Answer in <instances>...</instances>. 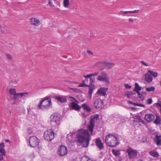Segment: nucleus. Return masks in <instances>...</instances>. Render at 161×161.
<instances>
[{"label":"nucleus","mask_w":161,"mask_h":161,"mask_svg":"<svg viewBox=\"0 0 161 161\" xmlns=\"http://www.w3.org/2000/svg\"><path fill=\"white\" fill-rule=\"evenodd\" d=\"M156 119L154 121L153 123L156 125H160L161 121L160 118L158 114H156Z\"/></svg>","instance_id":"obj_21"},{"label":"nucleus","mask_w":161,"mask_h":161,"mask_svg":"<svg viewBox=\"0 0 161 161\" xmlns=\"http://www.w3.org/2000/svg\"><path fill=\"white\" fill-rule=\"evenodd\" d=\"M151 5V3L147 4L146 5V7H149Z\"/></svg>","instance_id":"obj_52"},{"label":"nucleus","mask_w":161,"mask_h":161,"mask_svg":"<svg viewBox=\"0 0 161 161\" xmlns=\"http://www.w3.org/2000/svg\"><path fill=\"white\" fill-rule=\"evenodd\" d=\"M138 106H140V107H144V105L143 104H138Z\"/></svg>","instance_id":"obj_54"},{"label":"nucleus","mask_w":161,"mask_h":161,"mask_svg":"<svg viewBox=\"0 0 161 161\" xmlns=\"http://www.w3.org/2000/svg\"><path fill=\"white\" fill-rule=\"evenodd\" d=\"M95 143L96 145L100 150H102L103 149V143L102 142V141L100 138H97L96 139Z\"/></svg>","instance_id":"obj_14"},{"label":"nucleus","mask_w":161,"mask_h":161,"mask_svg":"<svg viewBox=\"0 0 161 161\" xmlns=\"http://www.w3.org/2000/svg\"><path fill=\"white\" fill-rule=\"evenodd\" d=\"M54 134L52 129L45 131L44 134V138L48 141H51L54 137Z\"/></svg>","instance_id":"obj_5"},{"label":"nucleus","mask_w":161,"mask_h":161,"mask_svg":"<svg viewBox=\"0 0 161 161\" xmlns=\"http://www.w3.org/2000/svg\"><path fill=\"white\" fill-rule=\"evenodd\" d=\"M133 93L132 92H128L127 93V96L129 98H130L131 96L133 95Z\"/></svg>","instance_id":"obj_37"},{"label":"nucleus","mask_w":161,"mask_h":161,"mask_svg":"<svg viewBox=\"0 0 161 161\" xmlns=\"http://www.w3.org/2000/svg\"><path fill=\"white\" fill-rule=\"evenodd\" d=\"M152 99L151 98H149L147 100V103L148 104H150L152 103Z\"/></svg>","instance_id":"obj_41"},{"label":"nucleus","mask_w":161,"mask_h":161,"mask_svg":"<svg viewBox=\"0 0 161 161\" xmlns=\"http://www.w3.org/2000/svg\"><path fill=\"white\" fill-rule=\"evenodd\" d=\"M49 5L50 6H52V4H51V3L50 2V1H49Z\"/></svg>","instance_id":"obj_56"},{"label":"nucleus","mask_w":161,"mask_h":161,"mask_svg":"<svg viewBox=\"0 0 161 161\" xmlns=\"http://www.w3.org/2000/svg\"><path fill=\"white\" fill-rule=\"evenodd\" d=\"M129 21L130 22H133V19L131 18H130L129 19Z\"/></svg>","instance_id":"obj_51"},{"label":"nucleus","mask_w":161,"mask_h":161,"mask_svg":"<svg viewBox=\"0 0 161 161\" xmlns=\"http://www.w3.org/2000/svg\"><path fill=\"white\" fill-rule=\"evenodd\" d=\"M148 73L154 77H156L158 75V73L157 72L150 70L148 71Z\"/></svg>","instance_id":"obj_27"},{"label":"nucleus","mask_w":161,"mask_h":161,"mask_svg":"<svg viewBox=\"0 0 161 161\" xmlns=\"http://www.w3.org/2000/svg\"><path fill=\"white\" fill-rule=\"evenodd\" d=\"M112 152L116 156H119L120 154V153L119 151L116 150L114 149H113L112 150Z\"/></svg>","instance_id":"obj_30"},{"label":"nucleus","mask_w":161,"mask_h":161,"mask_svg":"<svg viewBox=\"0 0 161 161\" xmlns=\"http://www.w3.org/2000/svg\"><path fill=\"white\" fill-rule=\"evenodd\" d=\"M28 94V93L26 92H24L23 93H16L14 95L13 97L11 100H15L17 97H22L25 95H27Z\"/></svg>","instance_id":"obj_15"},{"label":"nucleus","mask_w":161,"mask_h":161,"mask_svg":"<svg viewBox=\"0 0 161 161\" xmlns=\"http://www.w3.org/2000/svg\"><path fill=\"white\" fill-rule=\"evenodd\" d=\"M141 62L142 65H143L146 66H148V65L144 61H141Z\"/></svg>","instance_id":"obj_45"},{"label":"nucleus","mask_w":161,"mask_h":161,"mask_svg":"<svg viewBox=\"0 0 161 161\" xmlns=\"http://www.w3.org/2000/svg\"><path fill=\"white\" fill-rule=\"evenodd\" d=\"M5 145L4 142H2L0 144V153H2L4 156H5L6 152L4 148Z\"/></svg>","instance_id":"obj_18"},{"label":"nucleus","mask_w":161,"mask_h":161,"mask_svg":"<svg viewBox=\"0 0 161 161\" xmlns=\"http://www.w3.org/2000/svg\"><path fill=\"white\" fill-rule=\"evenodd\" d=\"M99 74V72H95L91 74L92 77L93 76H96Z\"/></svg>","instance_id":"obj_44"},{"label":"nucleus","mask_w":161,"mask_h":161,"mask_svg":"<svg viewBox=\"0 0 161 161\" xmlns=\"http://www.w3.org/2000/svg\"><path fill=\"white\" fill-rule=\"evenodd\" d=\"M55 98V99L57 100L61 103H65L67 102L66 99L64 97L56 96Z\"/></svg>","instance_id":"obj_23"},{"label":"nucleus","mask_w":161,"mask_h":161,"mask_svg":"<svg viewBox=\"0 0 161 161\" xmlns=\"http://www.w3.org/2000/svg\"><path fill=\"white\" fill-rule=\"evenodd\" d=\"M9 93L11 95H13L16 93L15 89H10L9 91Z\"/></svg>","instance_id":"obj_35"},{"label":"nucleus","mask_w":161,"mask_h":161,"mask_svg":"<svg viewBox=\"0 0 161 161\" xmlns=\"http://www.w3.org/2000/svg\"><path fill=\"white\" fill-rule=\"evenodd\" d=\"M81 161H92V160L88 157L84 156L81 158Z\"/></svg>","instance_id":"obj_34"},{"label":"nucleus","mask_w":161,"mask_h":161,"mask_svg":"<svg viewBox=\"0 0 161 161\" xmlns=\"http://www.w3.org/2000/svg\"><path fill=\"white\" fill-rule=\"evenodd\" d=\"M154 106H157L159 108L161 107V104L159 103H156L154 104Z\"/></svg>","instance_id":"obj_46"},{"label":"nucleus","mask_w":161,"mask_h":161,"mask_svg":"<svg viewBox=\"0 0 161 161\" xmlns=\"http://www.w3.org/2000/svg\"><path fill=\"white\" fill-rule=\"evenodd\" d=\"M76 138L78 142L82 143V146L85 147L88 146L91 139L88 131L83 129H80L78 131Z\"/></svg>","instance_id":"obj_1"},{"label":"nucleus","mask_w":161,"mask_h":161,"mask_svg":"<svg viewBox=\"0 0 161 161\" xmlns=\"http://www.w3.org/2000/svg\"><path fill=\"white\" fill-rule=\"evenodd\" d=\"M69 4V0H64V5L65 7H68V6Z\"/></svg>","instance_id":"obj_36"},{"label":"nucleus","mask_w":161,"mask_h":161,"mask_svg":"<svg viewBox=\"0 0 161 161\" xmlns=\"http://www.w3.org/2000/svg\"><path fill=\"white\" fill-rule=\"evenodd\" d=\"M87 52L89 54H91L92 55L93 54V53L91 51L87 50Z\"/></svg>","instance_id":"obj_49"},{"label":"nucleus","mask_w":161,"mask_h":161,"mask_svg":"<svg viewBox=\"0 0 161 161\" xmlns=\"http://www.w3.org/2000/svg\"><path fill=\"white\" fill-rule=\"evenodd\" d=\"M82 107L85 110H86L87 112H90L91 111V108L86 104L84 103L82 105Z\"/></svg>","instance_id":"obj_26"},{"label":"nucleus","mask_w":161,"mask_h":161,"mask_svg":"<svg viewBox=\"0 0 161 161\" xmlns=\"http://www.w3.org/2000/svg\"><path fill=\"white\" fill-rule=\"evenodd\" d=\"M94 125L90 124L88 126V128L89 130L91 132V134H93V128Z\"/></svg>","instance_id":"obj_28"},{"label":"nucleus","mask_w":161,"mask_h":161,"mask_svg":"<svg viewBox=\"0 0 161 161\" xmlns=\"http://www.w3.org/2000/svg\"><path fill=\"white\" fill-rule=\"evenodd\" d=\"M1 31L2 32V33H3V32H2V30Z\"/></svg>","instance_id":"obj_63"},{"label":"nucleus","mask_w":161,"mask_h":161,"mask_svg":"<svg viewBox=\"0 0 161 161\" xmlns=\"http://www.w3.org/2000/svg\"><path fill=\"white\" fill-rule=\"evenodd\" d=\"M139 10H136L133 11H121L119 13L120 14L122 15L123 14H126L128 13H136L138 12Z\"/></svg>","instance_id":"obj_24"},{"label":"nucleus","mask_w":161,"mask_h":161,"mask_svg":"<svg viewBox=\"0 0 161 161\" xmlns=\"http://www.w3.org/2000/svg\"><path fill=\"white\" fill-rule=\"evenodd\" d=\"M95 81V77H91L90 79V83L89 86V90L88 92V94L89 95L90 98H91L92 95V94L93 91L95 88V86L94 85L92 84V83Z\"/></svg>","instance_id":"obj_7"},{"label":"nucleus","mask_w":161,"mask_h":161,"mask_svg":"<svg viewBox=\"0 0 161 161\" xmlns=\"http://www.w3.org/2000/svg\"><path fill=\"white\" fill-rule=\"evenodd\" d=\"M160 108V109H159V111H160V113H161V107Z\"/></svg>","instance_id":"obj_60"},{"label":"nucleus","mask_w":161,"mask_h":161,"mask_svg":"<svg viewBox=\"0 0 161 161\" xmlns=\"http://www.w3.org/2000/svg\"><path fill=\"white\" fill-rule=\"evenodd\" d=\"M70 89L74 92H79L80 90L76 88H70Z\"/></svg>","instance_id":"obj_39"},{"label":"nucleus","mask_w":161,"mask_h":161,"mask_svg":"<svg viewBox=\"0 0 161 161\" xmlns=\"http://www.w3.org/2000/svg\"><path fill=\"white\" fill-rule=\"evenodd\" d=\"M68 153L67 148L65 146L61 145L59 147L58 150V154L62 156L66 155Z\"/></svg>","instance_id":"obj_10"},{"label":"nucleus","mask_w":161,"mask_h":161,"mask_svg":"<svg viewBox=\"0 0 161 161\" xmlns=\"http://www.w3.org/2000/svg\"><path fill=\"white\" fill-rule=\"evenodd\" d=\"M155 119L154 115L152 114H145L144 119L147 122H150Z\"/></svg>","instance_id":"obj_12"},{"label":"nucleus","mask_w":161,"mask_h":161,"mask_svg":"<svg viewBox=\"0 0 161 161\" xmlns=\"http://www.w3.org/2000/svg\"><path fill=\"white\" fill-rule=\"evenodd\" d=\"M155 89V87L153 86H151L149 87H147L146 88V91L148 92H153L154 91Z\"/></svg>","instance_id":"obj_32"},{"label":"nucleus","mask_w":161,"mask_h":161,"mask_svg":"<svg viewBox=\"0 0 161 161\" xmlns=\"http://www.w3.org/2000/svg\"><path fill=\"white\" fill-rule=\"evenodd\" d=\"M139 98H141V97H139Z\"/></svg>","instance_id":"obj_64"},{"label":"nucleus","mask_w":161,"mask_h":161,"mask_svg":"<svg viewBox=\"0 0 161 161\" xmlns=\"http://www.w3.org/2000/svg\"><path fill=\"white\" fill-rule=\"evenodd\" d=\"M106 90L104 88H101L99 89L97 92L103 96H105L106 94Z\"/></svg>","instance_id":"obj_22"},{"label":"nucleus","mask_w":161,"mask_h":161,"mask_svg":"<svg viewBox=\"0 0 161 161\" xmlns=\"http://www.w3.org/2000/svg\"><path fill=\"white\" fill-rule=\"evenodd\" d=\"M86 79H85V80L83 81V82L80 84L79 86L78 87H89V86L86 84L85 83V81H86Z\"/></svg>","instance_id":"obj_31"},{"label":"nucleus","mask_w":161,"mask_h":161,"mask_svg":"<svg viewBox=\"0 0 161 161\" xmlns=\"http://www.w3.org/2000/svg\"><path fill=\"white\" fill-rule=\"evenodd\" d=\"M128 103L129 104H132L133 105V103L132 102V101H128Z\"/></svg>","instance_id":"obj_50"},{"label":"nucleus","mask_w":161,"mask_h":161,"mask_svg":"<svg viewBox=\"0 0 161 161\" xmlns=\"http://www.w3.org/2000/svg\"><path fill=\"white\" fill-rule=\"evenodd\" d=\"M150 154L152 156L156 157H157L159 156L158 154L156 152L154 151L150 152Z\"/></svg>","instance_id":"obj_29"},{"label":"nucleus","mask_w":161,"mask_h":161,"mask_svg":"<svg viewBox=\"0 0 161 161\" xmlns=\"http://www.w3.org/2000/svg\"><path fill=\"white\" fill-rule=\"evenodd\" d=\"M2 28L1 26H0V29H1Z\"/></svg>","instance_id":"obj_62"},{"label":"nucleus","mask_w":161,"mask_h":161,"mask_svg":"<svg viewBox=\"0 0 161 161\" xmlns=\"http://www.w3.org/2000/svg\"><path fill=\"white\" fill-rule=\"evenodd\" d=\"M52 105L51 99L49 98L42 99L37 105V107L42 110L47 109Z\"/></svg>","instance_id":"obj_3"},{"label":"nucleus","mask_w":161,"mask_h":161,"mask_svg":"<svg viewBox=\"0 0 161 161\" xmlns=\"http://www.w3.org/2000/svg\"><path fill=\"white\" fill-rule=\"evenodd\" d=\"M125 86L126 89H130L131 87V86L129 85L128 84L125 85Z\"/></svg>","instance_id":"obj_43"},{"label":"nucleus","mask_w":161,"mask_h":161,"mask_svg":"<svg viewBox=\"0 0 161 161\" xmlns=\"http://www.w3.org/2000/svg\"><path fill=\"white\" fill-rule=\"evenodd\" d=\"M139 121L140 122L142 123V124H144L145 123V122L141 118L139 119Z\"/></svg>","instance_id":"obj_47"},{"label":"nucleus","mask_w":161,"mask_h":161,"mask_svg":"<svg viewBox=\"0 0 161 161\" xmlns=\"http://www.w3.org/2000/svg\"><path fill=\"white\" fill-rule=\"evenodd\" d=\"M61 115L58 113H54L50 117L51 119L50 122L51 124L53 122L56 123V124L58 125H60V119Z\"/></svg>","instance_id":"obj_4"},{"label":"nucleus","mask_w":161,"mask_h":161,"mask_svg":"<svg viewBox=\"0 0 161 161\" xmlns=\"http://www.w3.org/2000/svg\"><path fill=\"white\" fill-rule=\"evenodd\" d=\"M83 77L86 79V81H87V78H89L92 77L91 74H90L87 75H84Z\"/></svg>","instance_id":"obj_38"},{"label":"nucleus","mask_w":161,"mask_h":161,"mask_svg":"<svg viewBox=\"0 0 161 161\" xmlns=\"http://www.w3.org/2000/svg\"><path fill=\"white\" fill-rule=\"evenodd\" d=\"M133 105L135 106H138V104H137L135 103H133Z\"/></svg>","instance_id":"obj_53"},{"label":"nucleus","mask_w":161,"mask_h":161,"mask_svg":"<svg viewBox=\"0 0 161 161\" xmlns=\"http://www.w3.org/2000/svg\"><path fill=\"white\" fill-rule=\"evenodd\" d=\"M27 132L29 134H31L32 132V130L31 128H29L27 130Z\"/></svg>","instance_id":"obj_42"},{"label":"nucleus","mask_w":161,"mask_h":161,"mask_svg":"<svg viewBox=\"0 0 161 161\" xmlns=\"http://www.w3.org/2000/svg\"><path fill=\"white\" fill-rule=\"evenodd\" d=\"M160 86H161V80L160 81Z\"/></svg>","instance_id":"obj_61"},{"label":"nucleus","mask_w":161,"mask_h":161,"mask_svg":"<svg viewBox=\"0 0 161 161\" xmlns=\"http://www.w3.org/2000/svg\"><path fill=\"white\" fill-rule=\"evenodd\" d=\"M142 89L141 87L139 86V84L137 83H136L135 84V88L133 89V91L134 92L139 91Z\"/></svg>","instance_id":"obj_25"},{"label":"nucleus","mask_w":161,"mask_h":161,"mask_svg":"<svg viewBox=\"0 0 161 161\" xmlns=\"http://www.w3.org/2000/svg\"><path fill=\"white\" fill-rule=\"evenodd\" d=\"M6 55L8 59L10 60H11L12 59V57L11 55L8 54H6Z\"/></svg>","instance_id":"obj_40"},{"label":"nucleus","mask_w":161,"mask_h":161,"mask_svg":"<svg viewBox=\"0 0 161 161\" xmlns=\"http://www.w3.org/2000/svg\"><path fill=\"white\" fill-rule=\"evenodd\" d=\"M138 161H143L141 159H139L138 160Z\"/></svg>","instance_id":"obj_59"},{"label":"nucleus","mask_w":161,"mask_h":161,"mask_svg":"<svg viewBox=\"0 0 161 161\" xmlns=\"http://www.w3.org/2000/svg\"><path fill=\"white\" fill-rule=\"evenodd\" d=\"M3 156H4L3 155L2 153H0V161L3 160Z\"/></svg>","instance_id":"obj_48"},{"label":"nucleus","mask_w":161,"mask_h":161,"mask_svg":"<svg viewBox=\"0 0 161 161\" xmlns=\"http://www.w3.org/2000/svg\"><path fill=\"white\" fill-rule=\"evenodd\" d=\"M29 142L31 147H35L39 144V140L36 136H32L30 137Z\"/></svg>","instance_id":"obj_6"},{"label":"nucleus","mask_w":161,"mask_h":161,"mask_svg":"<svg viewBox=\"0 0 161 161\" xmlns=\"http://www.w3.org/2000/svg\"><path fill=\"white\" fill-rule=\"evenodd\" d=\"M5 142H9V140L8 139H6L5 140Z\"/></svg>","instance_id":"obj_57"},{"label":"nucleus","mask_w":161,"mask_h":161,"mask_svg":"<svg viewBox=\"0 0 161 161\" xmlns=\"http://www.w3.org/2000/svg\"><path fill=\"white\" fill-rule=\"evenodd\" d=\"M114 65V63H107L106 64V67L108 69L111 68Z\"/></svg>","instance_id":"obj_33"},{"label":"nucleus","mask_w":161,"mask_h":161,"mask_svg":"<svg viewBox=\"0 0 161 161\" xmlns=\"http://www.w3.org/2000/svg\"><path fill=\"white\" fill-rule=\"evenodd\" d=\"M131 109L132 110H134L136 108H135L134 107H131Z\"/></svg>","instance_id":"obj_58"},{"label":"nucleus","mask_w":161,"mask_h":161,"mask_svg":"<svg viewBox=\"0 0 161 161\" xmlns=\"http://www.w3.org/2000/svg\"><path fill=\"white\" fill-rule=\"evenodd\" d=\"M30 21L32 25L36 26H38L40 24V21L36 18H31V19Z\"/></svg>","instance_id":"obj_17"},{"label":"nucleus","mask_w":161,"mask_h":161,"mask_svg":"<svg viewBox=\"0 0 161 161\" xmlns=\"http://www.w3.org/2000/svg\"><path fill=\"white\" fill-rule=\"evenodd\" d=\"M94 104L97 108H102L103 105V102L100 99H97L95 101Z\"/></svg>","instance_id":"obj_13"},{"label":"nucleus","mask_w":161,"mask_h":161,"mask_svg":"<svg viewBox=\"0 0 161 161\" xmlns=\"http://www.w3.org/2000/svg\"><path fill=\"white\" fill-rule=\"evenodd\" d=\"M153 134L155 135V137L153 139L154 142L157 145H161V135H158V134L156 132Z\"/></svg>","instance_id":"obj_11"},{"label":"nucleus","mask_w":161,"mask_h":161,"mask_svg":"<svg viewBox=\"0 0 161 161\" xmlns=\"http://www.w3.org/2000/svg\"><path fill=\"white\" fill-rule=\"evenodd\" d=\"M105 142L108 146L113 147L119 144L117 137L111 134H108L105 136Z\"/></svg>","instance_id":"obj_2"},{"label":"nucleus","mask_w":161,"mask_h":161,"mask_svg":"<svg viewBox=\"0 0 161 161\" xmlns=\"http://www.w3.org/2000/svg\"><path fill=\"white\" fill-rule=\"evenodd\" d=\"M145 80L148 83H150L152 81V77L147 73L145 75Z\"/></svg>","instance_id":"obj_20"},{"label":"nucleus","mask_w":161,"mask_h":161,"mask_svg":"<svg viewBox=\"0 0 161 161\" xmlns=\"http://www.w3.org/2000/svg\"><path fill=\"white\" fill-rule=\"evenodd\" d=\"M71 106L73 109H74L76 110H79L81 108V107H80L79 105L74 102H72L71 103Z\"/></svg>","instance_id":"obj_19"},{"label":"nucleus","mask_w":161,"mask_h":161,"mask_svg":"<svg viewBox=\"0 0 161 161\" xmlns=\"http://www.w3.org/2000/svg\"><path fill=\"white\" fill-rule=\"evenodd\" d=\"M138 94V95H141L140 93L139 92V91L137 92V91L136 92Z\"/></svg>","instance_id":"obj_55"},{"label":"nucleus","mask_w":161,"mask_h":161,"mask_svg":"<svg viewBox=\"0 0 161 161\" xmlns=\"http://www.w3.org/2000/svg\"><path fill=\"white\" fill-rule=\"evenodd\" d=\"M98 119L99 115L97 114L91 116L90 124L94 125L95 122L97 121Z\"/></svg>","instance_id":"obj_16"},{"label":"nucleus","mask_w":161,"mask_h":161,"mask_svg":"<svg viewBox=\"0 0 161 161\" xmlns=\"http://www.w3.org/2000/svg\"><path fill=\"white\" fill-rule=\"evenodd\" d=\"M126 152L130 158H134L137 156V151L130 147L127 149Z\"/></svg>","instance_id":"obj_8"},{"label":"nucleus","mask_w":161,"mask_h":161,"mask_svg":"<svg viewBox=\"0 0 161 161\" xmlns=\"http://www.w3.org/2000/svg\"><path fill=\"white\" fill-rule=\"evenodd\" d=\"M97 79L98 80L101 81L105 82L107 84L109 83L108 77L104 72H102L101 75L98 76Z\"/></svg>","instance_id":"obj_9"}]
</instances>
